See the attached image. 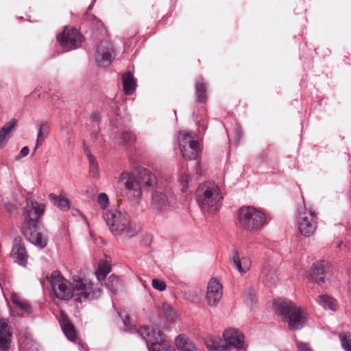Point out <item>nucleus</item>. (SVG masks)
<instances>
[{
    "label": "nucleus",
    "mask_w": 351,
    "mask_h": 351,
    "mask_svg": "<svg viewBox=\"0 0 351 351\" xmlns=\"http://www.w3.org/2000/svg\"><path fill=\"white\" fill-rule=\"evenodd\" d=\"M273 306L276 313L282 316L283 321L288 324L290 330H300L305 325L306 313L291 301L278 299L274 302Z\"/></svg>",
    "instance_id": "4"
},
{
    "label": "nucleus",
    "mask_w": 351,
    "mask_h": 351,
    "mask_svg": "<svg viewBox=\"0 0 351 351\" xmlns=\"http://www.w3.org/2000/svg\"><path fill=\"white\" fill-rule=\"evenodd\" d=\"M36 125L38 130V133L43 134L45 136L49 134L50 128H49V124L47 122H45V121L37 122Z\"/></svg>",
    "instance_id": "34"
},
{
    "label": "nucleus",
    "mask_w": 351,
    "mask_h": 351,
    "mask_svg": "<svg viewBox=\"0 0 351 351\" xmlns=\"http://www.w3.org/2000/svg\"><path fill=\"white\" fill-rule=\"evenodd\" d=\"M57 40L66 49H74L80 45L82 35L76 29L65 28L57 36Z\"/></svg>",
    "instance_id": "14"
},
{
    "label": "nucleus",
    "mask_w": 351,
    "mask_h": 351,
    "mask_svg": "<svg viewBox=\"0 0 351 351\" xmlns=\"http://www.w3.org/2000/svg\"><path fill=\"white\" fill-rule=\"evenodd\" d=\"M83 150H84V154L86 155V156L88 158V160H90V159L92 160L93 158H95L93 156V155H92V154L90 153V149H88V147L86 145L84 141H83Z\"/></svg>",
    "instance_id": "46"
},
{
    "label": "nucleus",
    "mask_w": 351,
    "mask_h": 351,
    "mask_svg": "<svg viewBox=\"0 0 351 351\" xmlns=\"http://www.w3.org/2000/svg\"><path fill=\"white\" fill-rule=\"evenodd\" d=\"M51 290L56 298L62 300H69L73 297L72 286L58 271H52L50 276Z\"/></svg>",
    "instance_id": "11"
},
{
    "label": "nucleus",
    "mask_w": 351,
    "mask_h": 351,
    "mask_svg": "<svg viewBox=\"0 0 351 351\" xmlns=\"http://www.w3.org/2000/svg\"><path fill=\"white\" fill-rule=\"evenodd\" d=\"M16 307L27 313H30L32 312V306H30V304L28 302L23 300H22L21 302Z\"/></svg>",
    "instance_id": "39"
},
{
    "label": "nucleus",
    "mask_w": 351,
    "mask_h": 351,
    "mask_svg": "<svg viewBox=\"0 0 351 351\" xmlns=\"http://www.w3.org/2000/svg\"><path fill=\"white\" fill-rule=\"evenodd\" d=\"M10 256L14 263L22 267L27 266L29 255L21 237H16L14 239Z\"/></svg>",
    "instance_id": "15"
},
{
    "label": "nucleus",
    "mask_w": 351,
    "mask_h": 351,
    "mask_svg": "<svg viewBox=\"0 0 351 351\" xmlns=\"http://www.w3.org/2000/svg\"><path fill=\"white\" fill-rule=\"evenodd\" d=\"M49 197L53 204L57 206L60 209L62 210H67L69 209L70 203L67 198L64 197H58L53 193H50Z\"/></svg>",
    "instance_id": "28"
},
{
    "label": "nucleus",
    "mask_w": 351,
    "mask_h": 351,
    "mask_svg": "<svg viewBox=\"0 0 351 351\" xmlns=\"http://www.w3.org/2000/svg\"><path fill=\"white\" fill-rule=\"evenodd\" d=\"M90 119L94 123L98 125L100 122L101 117L98 112H95L90 114Z\"/></svg>",
    "instance_id": "45"
},
{
    "label": "nucleus",
    "mask_w": 351,
    "mask_h": 351,
    "mask_svg": "<svg viewBox=\"0 0 351 351\" xmlns=\"http://www.w3.org/2000/svg\"><path fill=\"white\" fill-rule=\"evenodd\" d=\"M78 349L80 351H87L83 344H78Z\"/></svg>",
    "instance_id": "49"
},
{
    "label": "nucleus",
    "mask_w": 351,
    "mask_h": 351,
    "mask_svg": "<svg viewBox=\"0 0 351 351\" xmlns=\"http://www.w3.org/2000/svg\"><path fill=\"white\" fill-rule=\"evenodd\" d=\"M114 138L121 145H131L135 141V136L130 131H123L120 133L116 132Z\"/></svg>",
    "instance_id": "25"
},
{
    "label": "nucleus",
    "mask_w": 351,
    "mask_h": 351,
    "mask_svg": "<svg viewBox=\"0 0 351 351\" xmlns=\"http://www.w3.org/2000/svg\"><path fill=\"white\" fill-rule=\"evenodd\" d=\"M169 197L164 191H156L152 194V206L158 213L167 211L170 207Z\"/></svg>",
    "instance_id": "18"
},
{
    "label": "nucleus",
    "mask_w": 351,
    "mask_h": 351,
    "mask_svg": "<svg viewBox=\"0 0 351 351\" xmlns=\"http://www.w3.org/2000/svg\"><path fill=\"white\" fill-rule=\"evenodd\" d=\"M245 303L250 308H253L258 302L256 291L254 289L248 288L243 293Z\"/></svg>",
    "instance_id": "30"
},
{
    "label": "nucleus",
    "mask_w": 351,
    "mask_h": 351,
    "mask_svg": "<svg viewBox=\"0 0 351 351\" xmlns=\"http://www.w3.org/2000/svg\"><path fill=\"white\" fill-rule=\"evenodd\" d=\"M342 243H343L342 241H338V243L337 244V247H339L342 245Z\"/></svg>",
    "instance_id": "51"
},
{
    "label": "nucleus",
    "mask_w": 351,
    "mask_h": 351,
    "mask_svg": "<svg viewBox=\"0 0 351 351\" xmlns=\"http://www.w3.org/2000/svg\"><path fill=\"white\" fill-rule=\"evenodd\" d=\"M93 7V6H90V5H89V6H88V10H91Z\"/></svg>",
    "instance_id": "56"
},
{
    "label": "nucleus",
    "mask_w": 351,
    "mask_h": 351,
    "mask_svg": "<svg viewBox=\"0 0 351 351\" xmlns=\"http://www.w3.org/2000/svg\"><path fill=\"white\" fill-rule=\"evenodd\" d=\"M328 269L329 266L324 261L314 263L311 269L307 272L306 277L309 282L322 285L325 282L326 272Z\"/></svg>",
    "instance_id": "16"
},
{
    "label": "nucleus",
    "mask_w": 351,
    "mask_h": 351,
    "mask_svg": "<svg viewBox=\"0 0 351 351\" xmlns=\"http://www.w3.org/2000/svg\"><path fill=\"white\" fill-rule=\"evenodd\" d=\"M232 267L241 275L246 274L251 267V261L247 256H240L237 251L232 252L230 257Z\"/></svg>",
    "instance_id": "19"
},
{
    "label": "nucleus",
    "mask_w": 351,
    "mask_h": 351,
    "mask_svg": "<svg viewBox=\"0 0 351 351\" xmlns=\"http://www.w3.org/2000/svg\"><path fill=\"white\" fill-rule=\"evenodd\" d=\"M38 147L39 146H37V145L36 144V146H35V147L34 149V152H35L36 151V149H38Z\"/></svg>",
    "instance_id": "54"
},
{
    "label": "nucleus",
    "mask_w": 351,
    "mask_h": 351,
    "mask_svg": "<svg viewBox=\"0 0 351 351\" xmlns=\"http://www.w3.org/2000/svg\"><path fill=\"white\" fill-rule=\"evenodd\" d=\"M123 90L125 95H131L136 89V82L130 72H127L122 77Z\"/></svg>",
    "instance_id": "23"
},
{
    "label": "nucleus",
    "mask_w": 351,
    "mask_h": 351,
    "mask_svg": "<svg viewBox=\"0 0 351 351\" xmlns=\"http://www.w3.org/2000/svg\"><path fill=\"white\" fill-rule=\"evenodd\" d=\"M12 338L10 327L4 319H0V351L9 350Z\"/></svg>",
    "instance_id": "20"
},
{
    "label": "nucleus",
    "mask_w": 351,
    "mask_h": 351,
    "mask_svg": "<svg viewBox=\"0 0 351 351\" xmlns=\"http://www.w3.org/2000/svg\"><path fill=\"white\" fill-rule=\"evenodd\" d=\"M195 196L201 210L207 212L219 210L223 199L219 186L212 182L201 184L196 189Z\"/></svg>",
    "instance_id": "5"
},
{
    "label": "nucleus",
    "mask_w": 351,
    "mask_h": 351,
    "mask_svg": "<svg viewBox=\"0 0 351 351\" xmlns=\"http://www.w3.org/2000/svg\"><path fill=\"white\" fill-rule=\"evenodd\" d=\"M90 173L95 178L99 176V168L95 158L88 160Z\"/></svg>",
    "instance_id": "35"
},
{
    "label": "nucleus",
    "mask_w": 351,
    "mask_h": 351,
    "mask_svg": "<svg viewBox=\"0 0 351 351\" xmlns=\"http://www.w3.org/2000/svg\"><path fill=\"white\" fill-rule=\"evenodd\" d=\"M61 328L66 338L71 341H75L77 339L76 331L73 325L67 319H64L60 322Z\"/></svg>",
    "instance_id": "26"
},
{
    "label": "nucleus",
    "mask_w": 351,
    "mask_h": 351,
    "mask_svg": "<svg viewBox=\"0 0 351 351\" xmlns=\"http://www.w3.org/2000/svg\"><path fill=\"white\" fill-rule=\"evenodd\" d=\"M316 213L311 208L307 210L304 206L303 211L300 210L298 226L301 234L304 237L311 236L316 229Z\"/></svg>",
    "instance_id": "12"
},
{
    "label": "nucleus",
    "mask_w": 351,
    "mask_h": 351,
    "mask_svg": "<svg viewBox=\"0 0 351 351\" xmlns=\"http://www.w3.org/2000/svg\"><path fill=\"white\" fill-rule=\"evenodd\" d=\"M97 202L101 208L105 209L109 203V198L107 194L105 193H99L97 197Z\"/></svg>",
    "instance_id": "36"
},
{
    "label": "nucleus",
    "mask_w": 351,
    "mask_h": 351,
    "mask_svg": "<svg viewBox=\"0 0 351 351\" xmlns=\"http://www.w3.org/2000/svg\"><path fill=\"white\" fill-rule=\"evenodd\" d=\"M242 137V131L239 125H236L234 129V143H239Z\"/></svg>",
    "instance_id": "42"
},
{
    "label": "nucleus",
    "mask_w": 351,
    "mask_h": 351,
    "mask_svg": "<svg viewBox=\"0 0 351 351\" xmlns=\"http://www.w3.org/2000/svg\"><path fill=\"white\" fill-rule=\"evenodd\" d=\"M263 273L265 276L267 281L271 283L276 282V280L277 279V271L275 268L268 269L267 267H265L263 268Z\"/></svg>",
    "instance_id": "33"
},
{
    "label": "nucleus",
    "mask_w": 351,
    "mask_h": 351,
    "mask_svg": "<svg viewBox=\"0 0 351 351\" xmlns=\"http://www.w3.org/2000/svg\"><path fill=\"white\" fill-rule=\"evenodd\" d=\"M11 302L16 307L22 301L19 294L12 292L10 297Z\"/></svg>",
    "instance_id": "41"
},
{
    "label": "nucleus",
    "mask_w": 351,
    "mask_h": 351,
    "mask_svg": "<svg viewBox=\"0 0 351 351\" xmlns=\"http://www.w3.org/2000/svg\"><path fill=\"white\" fill-rule=\"evenodd\" d=\"M111 271V265L107 261L101 262L95 271L97 278L99 281L104 280Z\"/></svg>",
    "instance_id": "29"
},
{
    "label": "nucleus",
    "mask_w": 351,
    "mask_h": 351,
    "mask_svg": "<svg viewBox=\"0 0 351 351\" xmlns=\"http://www.w3.org/2000/svg\"><path fill=\"white\" fill-rule=\"evenodd\" d=\"M258 159L262 162H267L268 159L267 152L265 150L261 152L257 156Z\"/></svg>",
    "instance_id": "47"
},
{
    "label": "nucleus",
    "mask_w": 351,
    "mask_h": 351,
    "mask_svg": "<svg viewBox=\"0 0 351 351\" xmlns=\"http://www.w3.org/2000/svg\"><path fill=\"white\" fill-rule=\"evenodd\" d=\"M17 120L12 119L0 129V149L3 147L7 142V138L12 130L16 125Z\"/></svg>",
    "instance_id": "24"
},
{
    "label": "nucleus",
    "mask_w": 351,
    "mask_h": 351,
    "mask_svg": "<svg viewBox=\"0 0 351 351\" xmlns=\"http://www.w3.org/2000/svg\"><path fill=\"white\" fill-rule=\"evenodd\" d=\"M163 308L164 309H165L167 311H168L169 310L171 311V308L170 306H169L168 304H164L163 305Z\"/></svg>",
    "instance_id": "50"
},
{
    "label": "nucleus",
    "mask_w": 351,
    "mask_h": 351,
    "mask_svg": "<svg viewBox=\"0 0 351 351\" xmlns=\"http://www.w3.org/2000/svg\"><path fill=\"white\" fill-rule=\"evenodd\" d=\"M222 294V285L216 279H211L207 286L208 304L210 306H216L220 301Z\"/></svg>",
    "instance_id": "17"
},
{
    "label": "nucleus",
    "mask_w": 351,
    "mask_h": 351,
    "mask_svg": "<svg viewBox=\"0 0 351 351\" xmlns=\"http://www.w3.org/2000/svg\"><path fill=\"white\" fill-rule=\"evenodd\" d=\"M29 152V147L27 146L23 147L20 152V154L15 157L16 160H20L21 158L25 157Z\"/></svg>",
    "instance_id": "44"
},
{
    "label": "nucleus",
    "mask_w": 351,
    "mask_h": 351,
    "mask_svg": "<svg viewBox=\"0 0 351 351\" xmlns=\"http://www.w3.org/2000/svg\"><path fill=\"white\" fill-rule=\"evenodd\" d=\"M316 302L324 309L335 311L336 301L328 295L323 294L319 295L316 299Z\"/></svg>",
    "instance_id": "27"
},
{
    "label": "nucleus",
    "mask_w": 351,
    "mask_h": 351,
    "mask_svg": "<svg viewBox=\"0 0 351 351\" xmlns=\"http://www.w3.org/2000/svg\"><path fill=\"white\" fill-rule=\"evenodd\" d=\"M238 219L239 225L249 232L259 231L267 224L265 213L252 206L240 208L238 212Z\"/></svg>",
    "instance_id": "6"
},
{
    "label": "nucleus",
    "mask_w": 351,
    "mask_h": 351,
    "mask_svg": "<svg viewBox=\"0 0 351 351\" xmlns=\"http://www.w3.org/2000/svg\"><path fill=\"white\" fill-rule=\"evenodd\" d=\"M339 339L345 351H351V333L342 332L339 334Z\"/></svg>",
    "instance_id": "32"
},
{
    "label": "nucleus",
    "mask_w": 351,
    "mask_h": 351,
    "mask_svg": "<svg viewBox=\"0 0 351 351\" xmlns=\"http://www.w3.org/2000/svg\"><path fill=\"white\" fill-rule=\"evenodd\" d=\"M114 54L111 42L102 40L97 46L95 62L99 67L105 68L110 64Z\"/></svg>",
    "instance_id": "13"
},
{
    "label": "nucleus",
    "mask_w": 351,
    "mask_h": 351,
    "mask_svg": "<svg viewBox=\"0 0 351 351\" xmlns=\"http://www.w3.org/2000/svg\"><path fill=\"white\" fill-rule=\"evenodd\" d=\"M137 332L145 341L149 351H175L170 346L163 343V334L159 330L143 327Z\"/></svg>",
    "instance_id": "10"
},
{
    "label": "nucleus",
    "mask_w": 351,
    "mask_h": 351,
    "mask_svg": "<svg viewBox=\"0 0 351 351\" xmlns=\"http://www.w3.org/2000/svg\"><path fill=\"white\" fill-rule=\"evenodd\" d=\"M123 322L125 326V330L129 332H134L136 331L135 326L131 324L130 319L128 317L123 318Z\"/></svg>",
    "instance_id": "38"
},
{
    "label": "nucleus",
    "mask_w": 351,
    "mask_h": 351,
    "mask_svg": "<svg viewBox=\"0 0 351 351\" xmlns=\"http://www.w3.org/2000/svg\"><path fill=\"white\" fill-rule=\"evenodd\" d=\"M193 120L197 122V124L198 125V126L199 128H202V130L204 132H205L206 130L207 127L204 123H202V122H204V119L202 118L201 119H199L197 113L195 111H193Z\"/></svg>",
    "instance_id": "40"
},
{
    "label": "nucleus",
    "mask_w": 351,
    "mask_h": 351,
    "mask_svg": "<svg viewBox=\"0 0 351 351\" xmlns=\"http://www.w3.org/2000/svg\"><path fill=\"white\" fill-rule=\"evenodd\" d=\"M93 134H94L95 138H97V134H98V132H95Z\"/></svg>",
    "instance_id": "55"
},
{
    "label": "nucleus",
    "mask_w": 351,
    "mask_h": 351,
    "mask_svg": "<svg viewBox=\"0 0 351 351\" xmlns=\"http://www.w3.org/2000/svg\"><path fill=\"white\" fill-rule=\"evenodd\" d=\"M95 2H96V0H91L90 6H94V4Z\"/></svg>",
    "instance_id": "52"
},
{
    "label": "nucleus",
    "mask_w": 351,
    "mask_h": 351,
    "mask_svg": "<svg viewBox=\"0 0 351 351\" xmlns=\"http://www.w3.org/2000/svg\"><path fill=\"white\" fill-rule=\"evenodd\" d=\"M200 112H201V115H203V114H204V112H205V109H204V108H202V109L200 110Z\"/></svg>",
    "instance_id": "53"
},
{
    "label": "nucleus",
    "mask_w": 351,
    "mask_h": 351,
    "mask_svg": "<svg viewBox=\"0 0 351 351\" xmlns=\"http://www.w3.org/2000/svg\"><path fill=\"white\" fill-rule=\"evenodd\" d=\"M44 212V204L38 203L32 197L26 198L23 209L25 227L23 234L27 240L40 249L45 247L48 241L47 230L38 225V219Z\"/></svg>",
    "instance_id": "2"
},
{
    "label": "nucleus",
    "mask_w": 351,
    "mask_h": 351,
    "mask_svg": "<svg viewBox=\"0 0 351 351\" xmlns=\"http://www.w3.org/2000/svg\"><path fill=\"white\" fill-rule=\"evenodd\" d=\"M152 286L153 287L156 289V290H158L160 291H163L166 289V284L165 282L162 281V280H160L158 279H153L152 280Z\"/></svg>",
    "instance_id": "37"
},
{
    "label": "nucleus",
    "mask_w": 351,
    "mask_h": 351,
    "mask_svg": "<svg viewBox=\"0 0 351 351\" xmlns=\"http://www.w3.org/2000/svg\"><path fill=\"white\" fill-rule=\"evenodd\" d=\"M176 346L178 350L182 351H201L193 341L184 335H180L176 339Z\"/></svg>",
    "instance_id": "22"
},
{
    "label": "nucleus",
    "mask_w": 351,
    "mask_h": 351,
    "mask_svg": "<svg viewBox=\"0 0 351 351\" xmlns=\"http://www.w3.org/2000/svg\"><path fill=\"white\" fill-rule=\"evenodd\" d=\"M45 137H46L45 136L38 133L37 138H36V143L37 146H40L43 143V142L44 141Z\"/></svg>",
    "instance_id": "48"
},
{
    "label": "nucleus",
    "mask_w": 351,
    "mask_h": 351,
    "mask_svg": "<svg viewBox=\"0 0 351 351\" xmlns=\"http://www.w3.org/2000/svg\"><path fill=\"white\" fill-rule=\"evenodd\" d=\"M192 181V176L189 173H184L179 176L178 182L182 186V191L186 192L189 188V183Z\"/></svg>",
    "instance_id": "31"
},
{
    "label": "nucleus",
    "mask_w": 351,
    "mask_h": 351,
    "mask_svg": "<svg viewBox=\"0 0 351 351\" xmlns=\"http://www.w3.org/2000/svg\"><path fill=\"white\" fill-rule=\"evenodd\" d=\"M297 348L298 351H313L309 345L304 342L298 343Z\"/></svg>",
    "instance_id": "43"
},
{
    "label": "nucleus",
    "mask_w": 351,
    "mask_h": 351,
    "mask_svg": "<svg viewBox=\"0 0 351 351\" xmlns=\"http://www.w3.org/2000/svg\"><path fill=\"white\" fill-rule=\"evenodd\" d=\"M71 291L73 297L80 303L88 299L98 298L101 293L99 287H94L91 282L80 278L73 279Z\"/></svg>",
    "instance_id": "9"
},
{
    "label": "nucleus",
    "mask_w": 351,
    "mask_h": 351,
    "mask_svg": "<svg viewBox=\"0 0 351 351\" xmlns=\"http://www.w3.org/2000/svg\"><path fill=\"white\" fill-rule=\"evenodd\" d=\"M207 84L202 77L197 78L195 81V99L198 103L204 104L207 101Z\"/></svg>",
    "instance_id": "21"
},
{
    "label": "nucleus",
    "mask_w": 351,
    "mask_h": 351,
    "mask_svg": "<svg viewBox=\"0 0 351 351\" xmlns=\"http://www.w3.org/2000/svg\"><path fill=\"white\" fill-rule=\"evenodd\" d=\"M224 342L221 339L208 338L206 341L210 351H230V347L238 349L243 348L244 336L239 330L229 328L223 333Z\"/></svg>",
    "instance_id": "7"
},
{
    "label": "nucleus",
    "mask_w": 351,
    "mask_h": 351,
    "mask_svg": "<svg viewBox=\"0 0 351 351\" xmlns=\"http://www.w3.org/2000/svg\"><path fill=\"white\" fill-rule=\"evenodd\" d=\"M104 219L114 236L130 239L137 234L136 226L131 222L130 215L125 211L111 209L104 214Z\"/></svg>",
    "instance_id": "3"
},
{
    "label": "nucleus",
    "mask_w": 351,
    "mask_h": 351,
    "mask_svg": "<svg viewBox=\"0 0 351 351\" xmlns=\"http://www.w3.org/2000/svg\"><path fill=\"white\" fill-rule=\"evenodd\" d=\"M118 182L125 186L126 197L134 205L139 204L143 191H151L162 188L156 176L145 168L139 169L136 173L123 171Z\"/></svg>",
    "instance_id": "1"
},
{
    "label": "nucleus",
    "mask_w": 351,
    "mask_h": 351,
    "mask_svg": "<svg viewBox=\"0 0 351 351\" xmlns=\"http://www.w3.org/2000/svg\"><path fill=\"white\" fill-rule=\"evenodd\" d=\"M178 141L182 157L186 160H195L200 152L199 142L196 134L182 130L179 132Z\"/></svg>",
    "instance_id": "8"
}]
</instances>
